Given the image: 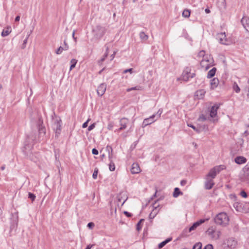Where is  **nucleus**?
<instances>
[{
  "label": "nucleus",
  "mask_w": 249,
  "mask_h": 249,
  "mask_svg": "<svg viewBox=\"0 0 249 249\" xmlns=\"http://www.w3.org/2000/svg\"><path fill=\"white\" fill-rule=\"evenodd\" d=\"M28 38V37H27L26 38L24 39V40L23 41V44L22 45V49H24L25 48L27 42Z\"/></svg>",
  "instance_id": "obj_42"
},
{
  "label": "nucleus",
  "mask_w": 249,
  "mask_h": 249,
  "mask_svg": "<svg viewBox=\"0 0 249 249\" xmlns=\"http://www.w3.org/2000/svg\"><path fill=\"white\" fill-rule=\"evenodd\" d=\"M224 168L225 166L224 165H220L213 167L209 171L207 176V178L213 179V178H215L216 175Z\"/></svg>",
  "instance_id": "obj_6"
},
{
  "label": "nucleus",
  "mask_w": 249,
  "mask_h": 249,
  "mask_svg": "<svg viewBox=\"0 0 249 249\" xmlns=\"http://www.w3.org/2000/svg\"><path fill=\"white\" fill-rule=\"evenodd\" d=\"M4 169H5V166H2L1 167V169L2 170H3Z\"/></svg>",
  "instance_id": "obj_61"
},
{
  "label": "nucleus",
  "mask_w": 249,
  "mask_h": 249,
  "mask_svg": "<svg viewBox=\"0 0 249 249\" xmlns=\"http://www.w3.org/2000/svg\"><path fill=\"white\" fill-rule=\"evenodd\" d=\"M206 181L205 183V187L206 189L210 190L212 189L214 185V182L213 179L206 178Z\"/></svg>",
  "instance_id": "obj_16"
},
{
  "label": "nucleus",
  "mask_w": 249,
  "mask_h": 249,
  "mask_svg": "<svg viewBox=\"0 0 249 249\" xmlns=\"http://www.w3.org/2000/svg\"><path fill=\"white\" fill-rule=\"evenodd\" d=\"M241 22L246 31L249 32V17H243Z\"/></svg>",
  "instance_id": "obj_15"
},
{
  "label": "nucleus",
  "mask_w": 249,
  "mask_h": 249,
  "mask_svg": "<svg viewBox=\"0 0 249 249\" xmlns=\"http://www.w3.org/2000/svg\"><path fill=\"white\" fill-rule=\"evenodd\" d=\"M186 181L184 180H181V182H180V183L182 185H184L186 184Z\"/></svg>",
  "instance_id": "obj_57"
},
{
  "label": "nucleus",
  "mask_w": 249,
  "mask_h": 249,
  "mask_svg": "<svg viewBox=\"0 0 249 249\" xmlns=\"http://www.w3.org/2000/svg\"><path fill=\"white\" fill-rule=\"evenodd\" d=\"M195 75V74L194 73L191 72V69L189 67H187L182 72V78L183 80L187 81L190 78L194 77Z\"/></svg>",
  "instance_id": "obj_10"
},
{
  "label": "nucleus",
  "mask_w": 249,
  "mask_h": 249,
  "mask_svg": "<svg viewBox=\"0 0 249 249\" xmlns=\"http://www.w3.org/2000/svg\"><path fill=\"white\" fill-rule=\"evenodd\" d=\"M113 127V123H109L107 125V128L109 130H111L112 127Z\"/></svg>",
  "instance_id": "obj_47"
},
{
  "label": "nucleus",
  "mask_w": 249,
  "mask_h": 249,
  "mask_svg": "<svg viewBox=\"0 0 249 249\" xmlns=\"http://www.w3.org/2000/svg\"><path fill=\"white\" fill-rule=\"evenodd\" d=\"M116 198L117 205L118 207H120V204H121L120 206H122L127 199L128 196L125 192H122L117 195Z\"/></svg>",
  "instance_id": "obj_8"
},
{
  "label": "nucleus",
  "mask_w": 249,
  "mask_h": 249,
  "mask_svg": "<svg viewBox=\"0 0 249 249\" xmlns=\"http://www.w3.org/2000/svg\"><path fill=\"white\" fill-rule=\"evenodd\" d=\"M11 32V29L10 27H7L6 30H3L1 33V36H8Z\"/></svg>",
  "instance_id": "obj_28"
},
{
  "label": "nucleus",
  "mask_w": 249,
  "mask_h": 249,
  "mask_svg": "<svg viewBox=\"0 0 249 249\" xmlns=\"http://www.w3.org/2000/svg\"><path fill=\"white\" fill-rule=\"evenodd\" d=\"M94 223L91 222L89 223L87 225V227L90 229H92L94 228Z\"/></svg>",
  "instance_id": "obj_41"
},
{
  "label": "nucleus",
  "mask_w": 249,
  "mask_h": 249,
  "mask_svg": "<svg viewBox=\"0 0 249 249\" xmlns=\"http://www.w3.org/2000/svg\"><path fill=\"white\" fill-rule=\"evenodd\" d=\"M217 39L220 43L224 45H228L229 41L226 38L225 33H220L217 35Z\"/></svg>",
  "instance_id": "obj_12"
},
{
  "label": "nucleus",
  "mask_w": 249,
  "mask_h": 249,
  "mask_svg": "<svg viewBox=\"0 0 249 249\" xmlns=\"http://www.w3.org/2000/svg\"><path fill=\"white\" fill-rule=\"evenodd\" d=\"M2 89V85L0 84V90Z\"/></svg>",
  "instance_id": "obj_64"
},
{
  "label": "nucleus",
  "mask_w": 249,
  "mask_h": 249,
  "mask_svg": "<svg viewBox=\"0 0 249 249\" xmlns=\"http://www.w3.org/2000/svg\"><path fill=\"white\" fill-rule=\"evenodd\" d=\"M232 88H233V89L236 93H239L240 91V89L239 87L237 84L235 82H234L232 85Z\"/></svg>",
  "instance_id": "obj_30"
},
{
  "label": "nucleus",
  "mask_w": 249,
  "mask_h": 249,
  "mask_svg": "<svg viewBox=\"0 0 249 249\" xmlns=\"http://www.w3.org/2000/svg\"><path fill=\"white\" fill-rule=\"evenodd\" d=\"M205 11L206 13L208 14L210 13V10L208 8H206L205 10Z\"/></svg>",
  "instance_id": "obj_60"
},
{
  "label": "nucleus",
  "mask_w": 249,
  "mask_h": 249,
  "mask_svg": "<svg viewBox=\"0 0 249 249\" xmlns=\"http://www.w3.org/2000/svg\"><path fill=\"white\" fill-rule=\"evenodd\" d=\"M214 221L217 225L225 227L229 224V217L226 213L221 212L215 216Z\"/></svg>",
  "instance_id": "obj_2"
},
{
  "label": "nucleus",
  "mask_w": 249,
  "mask_h": 249,
  "mask_svg": "<svg viewBox=\"0 0 249 249\" xmlns=\"http://www.w3.org/2000/svg\"><path fill=\"white\" fill-rule=\"evenodd\" d=\"M20 20V16H18L15 18V21H18Z\"/></svg>",
  "instance_id": "obj_56"
},
{
  "label": "nucleus",
  "mask_w": 249,
  "mask_h": 249,
  "mask_svg": "<svg viewBox=\"0 0 249 249\" xmlns=\"http://www.w3.org/2000/svg\"><path fill=\"white\" fill-rule=\"evenodd\" d=\"M204 249H213V247L212 245L209 244L206 246Z\"/></svg>",
  "instance_id": "obj_49"
},
{
  "label": "nucleus",
  "mask_w": 249,
  "mask_h": 249,
  "mask_svg": "<svg viewBox=\"0 0 249 249\" xmlns=\"http://www.w3.org/2000/svg\"><path fill=\"white\" fill-rule=\"evenodd\" d=\"M206 120H207L206 117L203 114H201V115H200V116L199 117V118L198 119V120L199 121H204Z\"/></svg>",
  "instance_id": "obj_37"
},
{
  "label": "nucleus",
  "mask_w": 249,
  "mask_h": 249,
  "mask_svg": "<svg viewBox=\"0 0 249 249\" xmlns=\"http://www.w3.org/2000/svg\"><path fill=\"white\" fill-rule=\"evenodd\" d=\"M162 112V110L159 109L156 114H153L149 118L145 119L142 123V126L143 127L154 123L157 120V119L160 117Z\"/></svg>",
  "instance_id": "obj_5"
},
{
  "label": "nucleus",
  "mask_w": 249,
  "mask_h": 249,
  "mask_svg": "<svg viewBox=\"0 0 249 249\" xmlns=\"http://www.w3.org/2000/svg\"><path fill=\"white\" fill-rule=\"evenodd\" d=\"M95 124L93 123L89 126L88 129L89 131H91V130L94 129L95 128Z\"/></svg>",
  "instance_id": "obj_43"
},
{
  "label": "nucleus",
  "mask_w": 249,
  "mask_h": 249,
  "mask_svg": "<svg viewBox=\"0 0 249 249\" xmlns=\"http://www.w3.org/2000/svg\"><path fill=\"white\" fill-rule=\"evenodd\" d=\"M42 121L39 120V124L38 127V131L40 135L43 134L45 135L46 133V129L44 126H43L41 124H42Z\"/></svg>",
  "instance_id": "obj_22"
},
{
  "label": "nucleus",
  "mask_w": 249,
  "mask_h": 249,
  "mask_svg": "<svg viewBox=\"0 0 249 249\" xmlns=\"http://www.w3.org/2000/svg\"><path fill=\"white\" fill-rule=\"evenodd\" d=\"M224 244L231 249H235L237 245V241L233 237H230L225 240Z\"/></svg>",
  "instance_id": "obj_11"
},
{
  "label": "nucleus",
  "mask_w": 249,
  "mask_h": 249,
  "mask_svg": "<svg viewBox=\"0 0 249 249\" xmlns=\"http://www.w3.org/2000/svg\"><path fill=\"white\" fill-rule=\"evenodd\" d=\"M75 31L74 30V31H73L72 36V37H73V39H74V41H75V42H76V41H77V38H76V37H75V36H74V35H75Z\"/></svg>",
  "instance_id": "obj_52"
},
{
  "label": "nucleus",
  "mask_w": 249,
  "mask_h": 249,
  "mask_svg": "<svg viewBox=\"0 0 249 249\" xmlns=\"http://www.w3.org/2000/svg\"><path fill=\"white\" fill-rule=\"evenodd\" d=\"M205 52L204 51H200L198 53V56L199 57H204L205 55Z\"/></svg>",
  "instance_id": "obj_45"
},
{
  "label": "nucleus",
  "mask_w": 249,
  "mask_h": 249,
  "mask_svg": "<svg viewBox=\"0 0 249 249\" xmlns=\"http://www.w3.org/2000/svg\"><path fill=\"white\" fill-rule=\"evenodd\" d=\"M106 31V27L100 25H97L94 27L92 30L93 37L91 39V41L100 40L105 34Z\"/></svg>",
  "instance_id": "obj_1"
},
{
  "label": "nucleus",
  "mask_w": 249,
  "mask_h": 249,
  "mask_svg": "<svg viewBox=\"0 0 249 249\" xmlns=\"http://www.w3.org/2000/svg\"><path fill=\"white\" fill-rule=\"evenodd\" d=\"M148 38V36L145 35L143 32H141V40L145 41Z\"/></svg>",
  "instance_id": "obj_34"
},
{
  "label": "nucleus",
  "mask_w": 249,
  "mask_h": 249,
  "mask_svg": "<svg viewBox=\"0 0 249 249\" xmlns=\"http://www.w3.org/2000/svg\"><path fill=\"white\" fill-rule=\"evenodd\" d=\"M200 65L202 68H204L205 70H207L211 67L210 63H209V60L203 58L200 62Z\"/></svg>",
  "instance_id": "obj_17"
},
{
  "label": "nucleus",
  "mask_w": 249,
  "mask_h": 249,
  "mask_svg": "<svg viewBox=\"0 0 249 249\" xmlns=\"http://www.w3.org/2000/svg\"><path fill=\"white\" fill-rule=\"evenodd\" d=\"M172 240V238H168L166 239L165 241L161 242L159 244L158 247L159 249L162 248L166 244Z\"/></svg>",
  "instance_id": "obj_26"
},
{
  "label": "nucleus",
  "mask_w": 249,
  "mask_h": 249,
  "mask_svg": "<svg viewBox=\"0 0 249 249\" xmlns=\"http://www.w3.org/2000/svg\"><path fill=\"white\" fill-rule=\"evenodd\" d=\"M190 16V11L188 9H185L182 12V16L184 18H189Z\"/></svg>",
  "instance_id": "obj_31"
},
{
  "label": "nucleus",
  "mask_w": 249,
  "mask_h": 249,
  "mask_svg": "<svg viewBox=\"0 0 249 249\" xmlns=\"http://www.w3.org/2000/svg\"><path fill=\"white\" fill-rule=\"evenodd\" d=\"M234 161L236 163L238 164H241L245 163L247 161V160L244 157L238 156L235 159Z\"/></svg>",
  "instance_id": "obj_21"
},
{
  "label": "nucleus",
  "mask_w": 249,
  "mask_h": 249,
  "mask_svg": "<svg viewBox=\"0 0 249 249\" xmlns=\"http://www.w3.org/2000/svg\"><path fill=\"white\" fill-rule=\"evenodd\" d=\"M205 93V91L203 89H200L196 91V96L198 97L199 98H202L204 96Z\"/></svg>",
  "instance_id": "obj_27"
},
{
  "label": "nucleus",
  "mask_w": 249,
  "mask_h": 249,
  "mask_svg": "<svg viewBox=\"0 0 249 249\" xmlns=\"http://www.w3.org/2000/svg\"><path fill=\"white\" fill-rule=\"evenodd\" d=\"M106 53H108V47H107Z\"/></svg>",
  "instance_id": "obj_62"
},
{
  "label": "nucleus",
  "mask_w": 249,
  "mask_h": 249,
  "mask_svg": "<svg viewBox=\"0 0 249 249\" xmlns=\"http://www.w3.org/2000/svg\"><path fill=\"white\" fill-rule=\"evenodd\" d=\"M219 84V80L217 78H214L211 81V89H214L216 88Z\"/></svg>",
  "instance_id": "obj_23"
},
{
  "label": "nucleus",
  "mask_w": 249,
  "mask_h": 249,
  "mask_svg": "<svg viewBox=\"0 0 249 249\" xmlns=\"http://www.w3.org/2000/svg\"><path fill=\"white\" fill-rule=\"evenodd\" d=\"M106 150L108 152V158L110 160V163L109 164V169L110 171H113L115 170V167L114 163L112 161L111 159L112 158V148L111 146L107 145L106 147Z\"/></svg>",
  "instance_id": "obj_9"
},
{
  "label": "nucleus",
  "mask_w": 249,
  "mask_h": 249,
  "mask_svg": "<svg viewBox=\"0 0 249 249\" xmlns=\"http://www.w3.org/2000/svg\"><path fill=\"white\" fill-rule=\"evenodd\" d=\"M124 213L126 215H127V216H130V214H129V213L128 212H126V211L124 212Z\"/></svg>",
  "instance_id": "obj_59"
},
{
  "label": "nucleus",
  "mask_w": 249,
  "mask_h": 249,
  "mask_svg": "<svg viewBox=\"0 0 249 249\" xmlns=\"http://www.w3.org/2000/svg\"><path fill=\"white\" fill-rule=\"evenodd\" d=\"M92 153L93 155H98V151L96 149L93 148L92 150Z\"/></svg>",
  "instance_id": "obj_50"
},
{
  "label": "nucleus",
  "mask_w": 249,
  "mask_h": 249,
  "mask_svg": "<svg viewBox=\"0 0 249 249\" xmlns=\"http://www.w3.org/2000/svg\"><path fill=\"white\" fill-rule=\"evenodd\" d=\"M93 245H88L85 249H91V247L93 246Z\"/></svg>",
  "instance_id": "obj_58"
},
{
  "label": "nucleus",
  "mask_w": 249,
  "mask_h": 249,
  "mask_svg": "<svg viewBox=\"0 0 249 249\" xmlns=\"http://www.w3.org/2000/svg\"><path fill=\"white\" fill-rule=\"evenodd\" d=\"M182 194V192L180 191L179 188H175L173 196L174 197H177L179 195Z\"/></svg>",
  "instance_id": "obj_29"
},
{
  "label": "nucleus",
  "mask_w": 249,
  "mask_h": 249,
  "mask_svg": "<svg viewBox=\"0 0 249 249\" xmlns=\"http://www.w3.org/2000/svg\"><path fill=\"white\" fill-rule=\"evenodd\" d=\"M90 119H88L87 122H86L85 123H84L83 125H82V127L83 128H86L88 126V122L89 121Z\"/></svg>",
  "instance_id": "obj_48"
},
{
  "label": "nucleus",
  "mask_w": 249,
  "mask_h": 249,
  "mask_svg": "<svg viewBox=\"0 0 249 249\" xmlns=\"http://www.w3.org/2000/svg\"><path fill=\"white\" fill-rule=\"evenodd\" d=\"M140 230V220L138 222L137 224V230L139 231Z\"/></svg>",
  "instance_id": "obj_51"
},
{
  "label": "nucleus",
  "mask_w": 249,
  "mask_h": 249,
  "mask_svg": "<svg viewBox=\"0 0 249 249\" xmlns=\"http://www.w3.org/2000/svg\"><path fill=\"white\" fill-rule=\"evenodd\" d=\"M205 219H200L199 221H197L195 222L192 226L190 227L189 229V231L191 232V231L195 230L198 226H199L200 224L203 223L205 222Z\"/></svg>",
  "instance_id": "obj_18"
},
{
  "label": "nucleus",
  "mask_w": 249,
  "mask_h": 249,
  "mask_svg": "<svg viewBox=\"0 0 249 249\" xmlns=\"http://www.w3.org/2000/svg\"><path fill=\"white\" fill-rule=\"evenodd\" d=\"M98 170L97 168L95 169L92 175V177L94 179H96L97 177Z\"/></svg>",
  "instance_id": "obj_38"
},
{
  "label": "nucleus",
  "mask_w": 249,
  "mask_h": 249,
  "mask_svg": "<svg viewBox=\"0 0 249 249\" xmlns=\"http://www.w3.org/2000/svg\"><path fill=\"white\" fill-rule=\"evenodd\" d=\"M77 62V60H76L75 59H72L71 61V64L70 67V71H71L72 69H73L75 67V65H76Z\"/></svg>",
  "instance_id": "obj_32"
},
{
  "label": "nucleus",
  "mask_w": 249,
  "mask_h": 249,
  "mask_svg": "<svg viewBox=\"0 0 249 249\" xmlns=\"http://www.w3.org/2000/svg\"><path fill=\"white\" fill-rule=\"evenodd\" d=\"M202 244L200 243H196L193 247V249H201Z\"/></svg>",
  "instance_id": "obj_35"
},
{
  "label": "nucleus",
  "mask_w": 249,
  "mask_h": 249,
  "mask_svg": "<svg viewBox=\"0 0 249 249\" xmlns=\"http://www.w3.org/2000/svg\"><path fill=\"white\" fill-rule=\"evenodd\" d=\"M206 234L210 238L213 240L219 239L221 235V231L217 229L216 227L212 226L210 227L206 231Z\"/></svg>",
  "instance_id": "obj_3"
},
{
  "label": "nucleus",
  "mask_w": 249,
  "mask_h": 249,
  "mask_svg": "<svg viewBox=\"0 0 249 249\" xmlns=\"http://www.w3.org/2000/svg\"><path fill=\"white\" fill-rule=\"evenodd\" d=\"M233 206L238 212L245 213L249 212V203L236 202L234 204Z\"/></svg>",
  "instance_id": "obj_4"
},
{
  "label": "nucleus",
  "mask_w": 249,
  "mask_h": 249,
  "mask_svg": "<svg viewBox=\"0 0 249 249\" xmlns=\"http://www.w3.org/2000/svg\"><path fill=\"white\" fill-rule=\"evenodd\" d=\"M187 125L191 128H192L195 131H196V132H197V133H199V130L197 129L194 125L191 124H187Z\"/></svg>",
  "instance_id": "obj_40"
},
{
  "label": "nucleus",
  "mask_w": 249,
  "mask_h": 249,
  "mask_svg": "<svg viewBox=\"0 0 249 249\" xmlns=\"http://www.w3.org/2000/svg\"><path fill=\"white\" fill-rule=\"evenodd\" d=\"M52 127L55 133V137H58L61 131V120L59 118L54 119Z\"/></svg>",
  "instance_id": "obj_7"
},
{
  "label": "nucleus",
  "mask_w": 249,
  "mask_h": 249,
  "mask_svg": "<svg viewBox=\"0 0 249 249\" xmlns=\"http://www.w3.org/2000/svg\"><path fill=\"white\" fill-rule=\"evenodd\" d=\"M105 68H103L102 70H101V71H99V73H100H100H101V72H102V71L105 70Z\"/></svg>",
  "instance_id": "obj_63"
},
{
  "label": "nucleus",
  "mask_w": 249,
  "mask_h": 249,
  "mask_svg": "<svg viewBox=\"0 0 249 249\" xmlns=\"http://www.w3.org/2000/svg\"><path fill=\"white\" fill-rule=\"evenodd\" d=\"M133 69L132 68H130V69H126V70H125L124 71V73H126L128 72H130V73H132L133 72Z\"/></svg>",
  "instance_id": "obj_46"
},
{
  "label": "nucleus",
  "mask_w": 249,
  "mask_h": 249,
  "mask_svg": "<svg viewBox=\"0 0 249 249\" xmlns=\"http://www.w3.org/2000/svg\"><path fill=\"white\" fill-rule=\"evenodd\" d=\"M120 125L121 127L119 129V130L124 129L126 128L127 124H128L129 121L126 118H122L120 120Z\"/></svg>",
  "instance_id": "obj_20"
},
{
  "label": "nucleus",
  "mask_w": 249,
  "mask_h": 249,
  "mask_svg": "<svg viewBox=\"0 0 249 249\" xmlns=\"http://www.w3.org/2000/svg\"><path fill=\"white\" fill-rule=\"evenodd\" d=\"M216 71V69L215 68H213L212 69L209 71L208 72L207 77L208 78L213 77L215 75Z\"/></svg>",
  "instance_id": "obj_25"
},
{
  "label": "nucleus",
  "mask_w": 249,
  "mask_h": 249,
  "mask_svg": "<svg viewBox=\"0 0 249 249\" xmlns=\"http://www.w3.org/2000/svg\"><path fill=\"white\" fill-rule=\"evenodd\" d=\"M135 89L139 90V89H137V87H133V88H129V89H127V91H130L131 90H135Z\"/></svg>",
  "instance_id": "obj_53"
},
{
  "label": "nucleus",
  "mask_w": 249,
  "mask_h": 249,
  "mask_svg": "<svg viewBox=\"0 0 249 249\" xmlns=\"http://www.w3.org/2000/svg\"><path fill=\"white\" fill-rule=\"evenodd\" d=\"M28 197L30 198L32 200V201H33L35 200L36 198V196L31 193H29Z\"/></svg>",
  "instance_id": "obj_36"
},
{
  "label": "nucleus",
  "mask_w": 249,
  "mask_h": 249,
  "mask_svg": "<svg viewBox=\"0 0 249 249\" xmlns=\"http://www.w3.org/2000/svg\"><path fill=\"white\" fill-rule=\"evenodd\" d=\"M63 50H64V48L60 46L56 51V53L57 54H59L63 52Z\"/></svg>",
  "instance_id": "obj_39"
},
{
  "label": "nucleus",
  "mask_w": 249,
  "mask_h": 249,
  "mask_svg": "<svg viewBox=\"0 0 249 249\" xmlns=\"http://www.w3.org/2000/svg\"><path fill=\"white\" fill-rule=\"evenodd\" d=\"M116 53V51H114L113 53L112 54H111L110 56V57L111 58V60H112L114 59Z\"/></svg>",
  "instance_id": "obj_54"
},
{
  "label": "nucleus",
  "mask_w": 249,
  "mask_h": 249,
  "mask_svg": "<svg viewBox=\"0 0 249 249\" xmlns=\"http://www.w3.org/2000/svg\"><path fill=\"white\" fill-rule=\"evenodd\" d=\"M108 55V53H106L103 57L98 61V64L100 65L105 60Z\"/></svg>",
  "instance_id": "obj_33"
},
{
  "label": "nucleus",
  "mask_w": 249,
  "mask_h": 249,
  "mask_svg": "<svg viewBox=\"0 0 249 249\" xmlns=\"http://www.w3.org/2000/svg\"><path fill=\"white\" fill-rule=\"evenodd\" d=\"M131 172L132 174H137L140 172V168L138 163H134L132 165Z\"/></svg>",
  "instance_id": "obj_19"
},
{
  "label": "nucleus",
  "mask_w": 249,
  "mask_h": 249,
  "mask_svg": "<svg viewBox=\"0 0 249 249\" xmlns=\"http://www.w3.org/2000/svg\"><path fill=\"white\" fill-rule=\"evenodd\" d=\"M107 89V85L105 83H102L97 89V92L99 96H102L105 93Z\"/></svg>",
  "instance_id": "obj_13"
},
{
  "label": "nucleus",
  "mask_w": 249,
  "mask_h": 249,
  "mask_svg": "<svg viewBox=\"0 0 249 249\" xmlns=\"http://www.w3.org/2000/svg\"><path fill=\"white\" fill-rule=\"evenodd\" d=\"M244 177L245 179L248 181L249 180V166L247 165L243 169Z\"/></svg>",
  "instance_id": "obj_24"
},
{
  "label": "nucleus",
  "mask_w": 249,
  "mask_h": 249,
  "mask_svg": "<svg viewBox=\"0 0 249 249\" xmlns=\"http://www.w3.org/2000/svg\"><path fill=\"white\" fill-rule=\"evenodd\" d=\"M64 44L65 45V49H64V50H68L69 46L65 41H64Z\"/></svg>",
  "instance_id": "obj_55"
},
{
  "label": "nucleus",
  "mask_w": 249,
  "mask_h": 249,
  "mask_svg": "<svg viewBox=\"0 0 249 249\" xmlns=\"http://www.w3.org/2000/svg\"><path fill=\"white\" fill-rule=\"evenodd\" d=\"M219 106L217 104H215L211 108L210 115L211 117L214 118L217 115V111Z\"/></svg>",
  "instance_id": "obj_14"
},
{
  "label": "nucleus",
  "mask_w": 249,
  "mask_h": 249,
  "mask_svg": "<svg viewBox=\"0 0 249 249\" xmlns=\"http://www.w3.org/2000/svg\"><path fill=\"white\" fill-rule=\"evenodd\" d=\"M240 195L244 198H246L247 197V194L246 192L244 191H242L240 192Z\"/></svg>",
  "instance_id": "obj_44"
}]
</instances>
